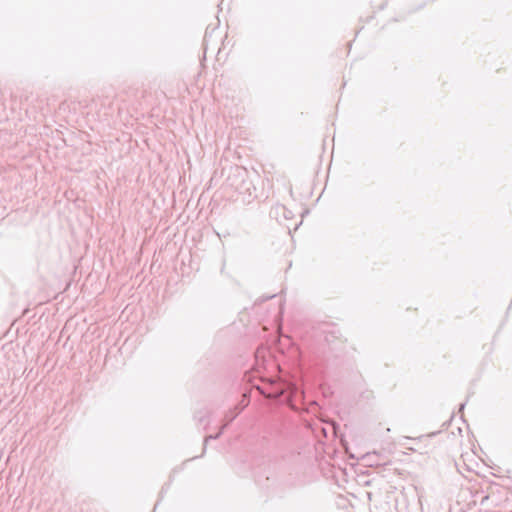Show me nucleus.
I'll return each instance as SVG.
<instances>
[{"label": "nucleus", "instance_id": "nucleus-1", "mask_svg": "<svg viewBox=\"0 0 512 512\" xmlns=\"http://www.w3.org/2000/svg\"><path fill=\"white\" fill-rule=\"evenodd\" d=\"M258 374H260L259 369ZM258 379L263 383V386L258 385V393H261L269 398H277L284 393V390L286 388L285 383L276 381L271 378H266L261 375H258Z\"/></svg>", "mask_w": 512, "mask_h": 512}, {"label": "nucleus", "instance_id": "nucleus-2", "mask_svg": "<svg viewBox=\"0 0 512 512\" xmlns=\"http://www.w3.org/2000/svg\"><path fill=\"white\" fill-rule=\"evenodd\" d=\"M362 459L368 463L369 466H380L389 464V460L383 458L381 453L373 451L363 455Z\"/></svg>", "mask_w": 512, "mask_h": 512}]
</instances>
